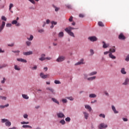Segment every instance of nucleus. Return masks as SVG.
Wrapping results in <instances>:
<instances>
[{
    "mask_svg": "<svg viewBox=\"0 0 129 129\" xmlns=\"http://www.w3.org/2000/svg\"><path fill=\"white\" fill-rule=\"evenodd\" d=\"M121 73L122 74H126V72H125L124 68H122L121 70Z\"/></svg>",
    "mask_w": 129,
    "mask_h": 129,
    "instance_id": "obj_28",
    "label": "nucleus"
},
{
    "mask_svg": "<svg viewBox=\"0 0 129 129\" xmlns=\"http://www.w3.org/2000/svg\"><path fill=\"white\" fill-rule=\"evenodd\" d=\"M107 127V125L105 124L104 123H102L98 126L99 129L105 128Z\"/></svg>",
    "mask_w": 129,
    "mask_h": 129,
    "instance_id": "obj_7",
    "label": "nucleus"
},
{
    "mask_svg": "<svg viewBox=\"0 0 129 129\" xmlns=\"http://www.w3.org/2000/svg\"><path fill=\"white\" fill-rule=\"evenodd\" d=\"M14 69H15V70H17L18 71H20V70H21L20 67L17 65H15Z\"/></svg>",
    "mask_w": 129,
    "mask_h": 129,
    "instance_id": "obj_27",
    "label": "nucleus"
},
{
    "mask_svg": "<svg viewBox=\"0 0 129 129\" xmlns=\"http://www.w3.org/2000/svg\"><path fill=\"white\" fill-rule=\"evenodd\" d=\"M12 8H14V4L11 3L9 6V11H11V10H12Z\"/></svg>",
    "mask_w": 129,
    "mask_h": 129,
    "instance_id": "obj_38",
    "label": "nucleus"
},
{
    "mask_svg": "<svg viewBox=\"0 0 129 129\" xmlns=\"http://www.w3.org/2000/svg\"><path fill=\"white\" fill-rule=\"evenodd\" d=\"M22 97L24 98V99H29V96L26 94H22Z\"/></svg>",
    "mask_w": 129,
    "mask_h": 129,
    "instance_id": "obj_31",
    "label": "nucleus"
},
{
    "mask_svg": "<svg viewBox=\"0 0 129 129\" xmlns=\"http://www.w3.org/2000/svg\"><path fill=\"white\" fill-rule=\"evenodd\" d=\"M9 104H7L5 105H0V108L3 109V108H5V107H8V106H9Z\"/></svg>",
    "mask_w": 129,
    "mask_h": 129,
    "instance_id": "obj_32",
    "label": "nucleus"
},
{
    "mask_svg": "<svg viewBox=\"0 0 129 129\" xmlns=\"http://www.w3.org/2000/svg\"><path fill=\"white\" fill-rule=\"evenodd\" d=\"M22 127H23L24 128H27V127H29V128H32V126L29 125H23L22 126Z\"/></svg>",
    "mask_w": 129,
    "mask_h": 129,
    "instance_id": "obj_29",
    "label": "nucleus"
},
{
    "mask_svg": "<svg viewBox=\"0 0 129 129\" xmlns=\"http://www.w3.org/2000/svg\"><path fill=\"white\" fill-rule=\"evenodd\" d=\"M40 76L41 78H43V79H46V78L49 76V75H44V73H41Z\"/></svg>",
    "mask_w": 129,
    "mask_h": 129,
    "instance_id": "obj_10",
    "label": "nucleus"
},
{
    "mask_svg": "<svg viewBox=\"0 0 129 129\" xmlns=\"http://www.w3.org/2000/svg\"><path fill=\"white\" fill-rule=\"evenodd\" d=\"M0 99H3V100H7V97L0 96Z\"/></svg>",
    "mask_w": 129,
    "mask_h": 129,
    "instance_id": "obj_39",
    "label": "nucleus"
},
{
    "mask_svg": "<svg viewBox=\"0 0 129 129\" xmlns=\"http://www.w3.org/2000/svg\"><path fill=\"white\" fill-rule=\"evenodd\" d=\"M39 33H44V29H40L38 30Z\"/></svg>",
    "mask_w": 129,
    "mask_h": 129,
    "instance_id": "obj_57",
    "label": "nucleus"
},
{
    "mask_svg": "<svg viewBox=\"0 0 129 129\" xmlns=\"http://www.w3.org/2000/svg\"><path fill=\"white\" fill-rule=\"evenodd\" d=\"M27 40H28V41H33V39H34V36L31 35L30 37H27Z\"/></svg>",
    "mask_w": 129,
    "mask_h": 129,
    "instance_id": "obj_24",
    "label": "nucleus"
},
{
    "mask_svg": "<svg viewBox=\"0 0 129 129\" xmlns=\"http://www.w3.org/2000/svg\"><path fill=\"white\" fill-rule=\"evenodd\" d=\"M69 22H72L73 21V16H71L69 19Z\"/></svg>",
    "mask_w": 129,
    "mask_h": 129,
    "instance_id": "obj_46",
    "label": "nucleus"
},
{
    "mask_svg": "<svg viewBox=\"0 0 129 129\" xmlns=\"http://www.w3.org/2000/svg\"><path fill=\"white\" fill-rule=\"evenodd\" d=\"M112 109L113 111H114V113H118V111H116V109H115V107L114 105L112 106Z\"/></svg>",
    "mask_w": 129,
    "mask_h": 129,
    "instance_id": "obj_20",
    "label": "nucleus"
},
{
    "mask_svg": "<svg viewBox=\"0 0 129 129\" xmlns=\"http://www.w3.org/2000/svg\"><path fill=\"white\" fill-rule=\"evenodd\" d=\"M65 59H66V57H65L64 56L61 55L58 56V57L56 59V61L58 62H63V61H64Z\"/></svg>",
    "mask_w": 129,
    "mask_h": 129,
    "instance_id": "obj_2",
    "label": "nucleus"
},
{
    "mask_svg": "<svg viewBox=\"0 0 129 129\" xmlns=\"http://www.w3.org/2000/svg\"><path fill=\"white\" fill-rule=\"evenodd\" d=\"M85 107L86 109H89V111H91V107L89 105H85Z\"/></svg>",
    "mask_w": 129,
    "mask_h": 129,
    "instance_id": "obj_21",
    "label": "nucleus"
},
{
    "mask_svg": "<svg viewBox=\"0 0 129 129\" xmlns=\"http://www.w3.org/2000/svg\"><path fill=\"white\" fill-rule=\"evenodd\" d=\"M67 7L68 8V9H72V6L71 5H67Z\"/></svg>",
    "mask_w": 129,
    "mask_h": 129,
    "instance_id": "obj_53",
    "label": "nucleus"
},
{
    "mask_svg": "<svg viewBox=\"0 0 129 129\" xmlns=\"http://www.w3.org/2000/svg\"><path fill=\"white\" fill-rule=\"evenodd\" d=\"M5 82H6V78H3V80L1 81V83H2V84H4V83H5Z\"/></svg>",
    "mask_w": 129,
    "mask_h": 129,
    "instance_id": "obj_50",
    "label": "nucleus"
},
{
    "mask_svg": "<svg viewBox=\"0 0 129 129\" xmlns=\"http://www.w3.org/2000/svg\"><path fill=\"white\" fill-rule=\"evenodd\" d=\"M88 77V76L87 74H84V78L85 79H87V77Z\"/></svg>",
    "mask_w": 129,
    "mask_h": 129,
    "instance_id": "obj_58",
    "label": "nucleus"
},
{
    "mask_svg": "<svg viewBox=\"0 0 129 129\" xmlns=\"http://www.w3.org/2000/svg\"><path fill=\"white\" fill-rule=\"evenodd\" d=\"M109 57L111 59H112V60H114V59H116V57L115 56L113 55V54H112V53H110L109 54Z\"/></svg>",
    "mask_w": 129,
    "mask_h": 129,
    "instance_id": "obj_15",
    "label": "nucleus"
},
{
    "mask_svg": "<svg viewBox=\"0 0 129 129\" xmlns=\"http://www.w3.org/2000/svg\"><path fill=\"white\" fill-rule=\"evenodd\" d=\"M12 25H16V27H20L21 26V24L20 23H18V21L17 20H13L12 22Z\"/></svg>",
    "mask_w": 129,
    "mask_h": 129,
    "instance_id": "obj_8",
    "label": "nucleus"
},
{
    "mask_svg": "<svg viewBox=\"0 0 129 129\" xmlns=\"http://www.w3.org/2000/svg\"><path fill=\"white\" fill-rule=\"evenodd\" d=\"M55 84H61V82L59 80H55L54 81Z\"/></svg>",
    "mask_w": 129,
    "mask_h": 129,
    "instance_id": "obj_37",
    "label": "nucleus"
},
{
    "mask_svg": "<svg viewBox=\"0 0 129 129\" xmlns=\"http://www.w3.org/2000/svg\"><path fill=\"white\" fill-rule=\"evenodd\" d=\"M23 117L25 118H28V114H25L23 115Z\"/></svg>",
    "mask_w": 129,
    "mask_h": 129,
    "instance_id": "obj_62",
    "label": "nucleus"
},
{
    "mask_svg": "<svg viewBox=\"0 0 129 129\" xmlns=\"http://www.w3.org/2000/svg\"><path fill=\"white\" fill-rule=\"evenodd\" d=\"M52 101H53V102H55V103H57V104H60V103H59V102L58 101V100H57V99H56L54 98H52Z\"/></svg>",
    "mask_w": 129,
    "mask_h": 129,
    "instance_id": "obj_23",
    "label": "nucleus"
},
{
    "mask_svg": "<svg viewBox=\"0 0 129 129\" xmlns=\"http://www.w3.org/2000/svg\"><path fill=\"white\" fill-rule=\"evenodd\" d=\"M37 68V66H35L34 67L32 68V70H36Z\"/></svg>",
    "mask_w": 129,
    "mask_h": 129,
    "instance_id": "obj_55",
    "label": "nucleus"
},
{
    "mask_svg": "<svg viewBox=\"0 0 129 129\" xmlns=\"http://www.w3.org/2000/svg\"><path fill=\"white\" fill-rule=\"evenodd\" d=\"M118 39H119V40H124L125 36H124L122 33H120L118 36Z\"/></svg>",
    "mask_w": 129,
    "mask_h": 129,
    "instance_id": "obj_11",
    "label": "nucleus"
},
{
    "mask_svg": "<svg viewBox=\"0 0 129 129\" xmlns=\"http://www.w3.org/2000/svg\"><path fill=\"white\" fill-rule=\"evenodd\" d=\"M68 29H69V30H70V31H71V30H77V28H74L72 27H69Z\"/></svg>",
    "mask_w": 129,
    "mask_h": 129,
    "instance_id": "obj_40",
    "label": "nucleus"
},
{
    "mask_svg": "<svg viewBox=\"0 0 129 129\" xmlns=\"http://www.w3.org/2000/svg\"><path fill=\"white\" fill-rule=\"evenodd\" d=\"M66 98H67V99H69V100H71V101L74 100V98L72 97H67Z\"/></svg>",
    "mask_w": 129,
    "mask_h": 129,
    "instance_id": "obj_36",
    "label": "nucleus"
},
{
    "mask_svg": "<svg viewBox=\"0 0 129 129\" xmlns=\"http://www.w3.org/2000/svg\"><path fill=\"white\" fill-rule=\"evenodd\" d=\"M59 122L61 123V124H65L66 123L64 120H61Z\"/></svg>",
    "mask_w": 129,
    "mask_h": 129,
    "instance_id": "obj_45",
    "label": "nucleus"
},
{
    "mask_svg": "<svg viewBox=\"0 0 129 129\" xmlns=\"http://www.w3.org/2000/svg\"><path fill=\"white\" fill-rule=\"evenodd\" d=\"M12 52L13 53H17L18 54H19V53H20V50H17V51H14L13 50Z\"/></svg>",
    "mask_w": 129,
    "mask_h": 129,
    "instance_id": "obj_59",
    "label": "nucleus"
},
{
    "mask_svg": "<svg viewBox=\"0 0 129 129\" xmlns=\"http://www.w3.org/2000/svg\"><path fill=\"white\" fill-rule=\"evenodd\" d=\"M46 90H49V91H51L52 93H54V90L51 88H46Z\"/></svg>",
    "mask_w": 129,
    "mask_h": 129,
    "instance_id": "obj_30",
    "label": "nucleus"
},
{
    "mask_svg": "<svg viewBox=\"0 0 129 129\" xmlns=\"http://www.w3.org/2000/svg\"><path fill=\"white\" fill-rule=\"evenodd\" d=\"M61 101L63 102V103H67V99H62L61 100Z\"/></svg>",
    "mask_w": 129,
    "mask_h": 129,
    "instance_id": "obj_42",
    "label": "nucleus"
},
{
    "mask_svg": "<svg viewBox=\"0 0 129 129\" xmlns=\"http://www.w3.org/2000/svg\"><path fill=\"white\" fill-rule=\"evenodd\" d=\"M125 60L127 62H128V61H129V54L128 55H127V56H126V57Z\"/></svg>",
    "mask_w": 129,
    "mask_h": 129,
    "instance_id": "obj_49",
    "label": "nucleus"
},
{
    "mask_svg": "<svg viewBox=\"0 0 129 129\" xmlns=\"http://www.w3.org/2000/svg\"><path fill=\"white\" fill-rule=\"evenodd\" d=\"M29 2L32 3V4H33V5H35V1L34 0H29Z\"/></svg>",
    "mask_w": 129,
    "mask_h": 129,
    "instance_id": "obj_60",
    "label": "nucleus"
},
{
    "mask_svg": "<svg viewBox=\"0 0 129 129\" xmlns=\"http://www.w3.org/2000/svg\"><path fill=\"white\" fill-rule=\"evenodd\" d=\"M57 115L58 118H65V115H64L62 112L57 113Z\"/></svg>",
    "mask_w": 129,
    "mask_h": 129,
    "instance_id": "obj_6",
    "label": "nucleus"
},
{
    "mask_svg": "<svg viewBox=\"0 0 129 129\" xmlns=\"http://www.w3.org/2000/svg\"><path fill=\"white\" fill-rule=\"evenodd\" d=\"M102 43H103V48H104L105 49H106V48H108L109 46V44H106L104 41H103Z\"/></svg>",
    "mask_w": 129,
    "mask_h": 129,
    "instance_id": "obj_16",
    "label": "nucleus"
},
{
    "mask_svg": "<svg viewBox=\"0 0 129 129\" xmlns=\"http://www.w3.org/2000/svg\"><path fill=\"white\" fill-rule=\"evenodd\" d=\"M56 24H57V22H55V21L51 22V25H56Z\"/></svg>",
    "mask_w": 129,
    "mask_h": 129,
    "instance_id": "obj_56",
    "label": "nucleus"
},
{
    "mask_svg": "<svg viewBox=\"0 0 129 129\" xmlns=\"http://www.w3.org/2000/svg\"><path fill=\"white\" fill-rule=\"evenodd\" d=\"M46 24H50V20L49 19L46 20Z\"/></svg>",
    "mask_w": 129,
    "mask_h": 129,
    "instance_id": "obj_63",
    "label": "nucleus"
},
{
    "mask_svg": "<svg viewBox=\"0 0 129 129\" xmlns=\"http://www.w3.org/2000/svg\"><path fill=\"white\" fill-rule=\"evenodd\" d=\"M88 40H90L91 42H95L97 41V38L95 36H90L88 37Z\"/></svg>",
    "mask_w": 129,
    "mask_h": 129,
    "instance_id": "obj_4",
    "label": "nucleus"
},
{
    "mask_svg": "<svg viewBox=\"0 0 129 129\" xmlns=\"http://www.w3.org/2000/svg\"><path fill=\"white\" fill-rule=\"evenodd\" d=\"M109 51L110 53H114L115 52V49L114 48H110Z\"/></svg>",
    "mask_w": 129,
    "mask_h": 129,
    "instance_id": "obj_33",
    "label": "nucleus"
},
{
    "mask_svg": "<svg viewBox=\"0 0 129 129\" xmlns=\"http://www.w3.org/2000/svg\"><path fill=\"white\" fill-rule=\"evenodd\" d=\"M89 97H90L91 98H94L96 97V95H95V94H90L89 95Z\"/></svg>",
    "mask_w": 129,
    "mask_h": 129,
    "instance_id": "obj_26",
    "label": "nucleus"
},
{
    "mask_svg": "<svg viewBox=\"0 0 129 129\" xmlns=\"http://www.w3.org/2000/svg\"><path fill=\"white\" fill-rule=\"evenodd\" d=\"M96 74H97V72L95 71V72H93L92 73H90V74H89V76H93V75H96Z\"/></svg>",
    "mask_w": 129,
    "mask_h": 129,
    "instance_id": "obj_19",
    "label": "nucleus"
},
{
    "mask_svg": "<svg viewBox=\"0 0 129 129\" xmlns=\"http://www.w3.org/2000/svg\"><path fill=\"white\" fill-rule=\"evenodd\" d=\"M129 82V79L128 78H126L125 79L124 82L122 83V85H127L128 84Z\"/></svg>",
    "mask_w": 129,
    "mask_h": 129,
    "instance_id": "obj_14",
    "label": "nucleus"
},
{
    "mask_svg": "<svg viewBox=\"0 0 129 129\" xmlns=\"http://www.w3.org/2000/svg\"><path fill=\"white\" fill-rule=\"evenodd\" d=\"M64 31H66V32H67V33H68V34H69V35H70V36H71V37H73L74 38L75 37V35H74V33L72 32L71 30H69L68 28H66L64 29Z\"/></svg>",
    "mask_w": 129,
    "mask_h": 129,
    "instance_id": "obj_3",
    "label": "nucleus"
},
{
    "mask_svg": "<svg viewBox=\"0 0 129 129\" xmlns=\"http://www.w3.org/2000/svg\"><path fill=\"white\" fill-rule=\"evenodd\" d=\"M51 59H52V57H45V60H51Z\"/></svg>",
    "mask_w": 129,
    "mask_h": 129,
    "instance_id": "obj_61",
    "label": "nucleus"
},
{
    "mask_svg": "<svg viewBox=\"0 0 129 129\" xmlns=\"http://www.w3.org/2000/svg\"><path fill=\"white\" fill-rule=\"evenodd\" d=\"M2 122L5 123L6 126H11L12 123L7 119H2Z\"/></svg>",
    "mask_w": 129,
    "mask_h": 129,
    "instance_id": "obj_1",
    "label": "nucleus"
},
{
    "mask_svg": "<svg viewBox=\"0 0 129 129\" xmlns=\"http://www.w3.org/2000/svg\"><path fill=\"white\" fill-rule=\"evenodd\" d=\"M84 61V59L82 58L81 59L80 61H78V62L75 63V66H77L78 65H81L82 64H84V62H83Z\"/></svg>",
    "mask_w": 129,
    "mask_h": 129,
    "instance_id": "obj_9",
    "label": "nucleus"
},
{
    "mask_svg": "<svg viewBox=\"0 0 129 129\" xmlns=\"http://www.w3.org/2000/svg\"><path fill=\"white\" fill-rule=\"evenodd\" d=\"M58 37H59V38H62V37H64V33H63V32H59L58 34Z\"/></svg>",
    "mask_w": 129,
    "mask_h": 129,
    "instance_id": "obj_25",
    "label": "nucleus"
},
{
    "mask_svg": "<svg viewBox=\"0 0 129 129\" xmlns=\"http://www.w3.org/2000/svg\"><path fill=\"white\" fill-rule=\"evenodd\" d=\"M17 61H19V62H23V63H27V60L24 59L23 58H17Z\"/></svg>",
    "mask_w": 129,
    "mask_h": 129,
    "instance_id": "obj_17",
    "label": "nucleus"
},
{
    "mask_svg": "<svg viewBox=\"0 0 129 129\" xmlns=\"http://www.w3.org/2000/svg\"><path fill=\"white\" fill-rule=\"evenodd\" d=\"M100 117H103V118H105V115L104 114H100L99 115Z\"/></svg>",
    "mask_w": 129,
    "mask_h": 129,
    "instance_id": "obj_41",
    "label": "nucleus"
},
{
    "mask_svg": "<svg viewBox=\"0 0 129 129\" xmlns=\"http://www.w3.org/2000/svg\"><path fill=\"white\" fill-rule=\"evenodd\" d=\"M6 27H12V24H11V23L7 24H6Z\"/></svg>",
    "mask_w": 129,
    "mask_h": 129,
    "instance_id": "obj_51",
    "label": "nucleus"
},
{
    "mask_svg": "<svg viewBox=\"0 0 129 129\" xmlns=\"http://www.w3.org/2000/svg\"><path fill=\"white\" fill-rule=\"evenodd\" d=\"M70 120H71V118H70V117H67L66 118V121H68V122L70 121Z\"/></svg>",
    "mask_w": 129,
    "mask_h": 129,
    "instance_id": "obj_44",
    "label": "nucleus"
},
{
    "mask_svg": "<svg viewBox=\"0 0 129 129\" xmlns=\"http://www.w3.org/2000/svg\"><path fill=\"white\" fill-rule=\"evenodd\" d=\"M110 51H109V50L108 51H105L104 52V55H107V54H110Z\"/></svg>",
    "mask_w": 129,
    "mask_h": 129,
    "instance_id": "obj_48",
    "label": "nucleus"
},
{
    "mask_svg": "<svg viewBox=\"0 0 129 129\" xmlns=\"http://www.w3.org/2000/svg\"><path fill=\"white\" fill-rule=\"evenodd\" d=\"M5 26H6V22H3L2 25L0 26V33L4 30V28H5Z\"/></svg>",
    "mask_w": 129,
    "mask_h": 129,
    "instance_id": "obj_12",
    "label": "nucleus"
},
{
    "mask_svg": "<svg viewBox=\"0 0 129 129\" xmlns=\"http://www.w3.org/2000/svg\"><path fill=\"white\" fill-rule=\"evenodd\" d=\"M84 115L85 116V119H87L88 118V116L89 115V114H88V113H87L86 112H83Z\"/></svg>",
    "mask_w": 129,
    "mask_h": 129,
    "instance_id": "obj_18",
    "label": "nucleus"
},
{
    "mask_svg": "<svg viewBox=\"0 0 129 129\" xmlns=\"http://www.w3.org/2000/svg\"><path fill=\"white\" fill-rule=\"evenodd\" d=\"M46 54L43 53L42 54H41L40 55V57L39 58V60H40V61H45V60H46Z\"/></svg>",
    "mask_w": 129,
    "mask_h": 129,
    "instance_id": "obj_5",
    "label": "nucleus"
},
{
    "mask_svg": "<svg viewBox=\"0 0 129 129\" xmlns=\"http://www.w3.org/2000/svg\"><path fill=\"white\" fill-rule=\"evenodd\" d=\"M2 20H3V21H7V19H6V17H5V16L2 17Z\"/></svg>",
    "mask_w": 129,
    "mask_h": 129,
    "instance_id": "obj_52",
    "label": "nucleus"
},
{
    "mask_svg": "<svg viewBox=\"0 0 129 129\" xmlns=\"http://www.w3.org/2000/svg\"><path fill=\"white\" fill-rule=\"evenodd\" d=\"M21 124H29V122H21Z\"/></svg>",
    "mask_w": 129,
    "mask_h": 129,
    "instance_id": "obj_47",
    "label": "nucleus"
},
{
    "mask_svg": "<svg viewBox=\"0 0 129 129\" xmlns=\"http://www.w3.org/2000/svg\"><path fill=\"white\" fill-rule=\"evenodd\" d=\"M53 8H55V12H58V11H59V10H60L59 8H58L55 7L54 5H53Z\"/></svg>",
    "mask_w": 129,
    "mask_h": 129,
    "instance_id": "obj_43",
    "label": "nucleus"
},
{
    "mask_svg": "<svg viewBox=\"0 0 129 129\" xmlns=\"http://www.w3.org/2000/svg\"><path fill=\"white\" fill-rule=\"evenodd\" d=\"M33 54V51H28V52H23V55L25 56H28L29 55H32Z\"/></svg>",
    "mask_w": 129,
    "mask_h": 129,
    "instance_id": "obj_13",
    "label": "nucleus"
},
{
    "mask_svg": "<svg viewBox=\"0 0 129 129\" xmlns=\"http://www.w3.org/2000/svg\"><path fill=\"white\" fill-rule=\"evenodd\" d=\"M98 24V26H99L100 27H104V25L102 22H100V21L99 22Z\"/></svg>",
    "mask_w": 129,
    "mask_h": 129,
    "instance_id": "obj_34",
    "label": "nucleus"
},
{
    "mask_svg": "<svg viewBox=\"0 0 129 129\" xmlns=\"http://www.w3.org/2000/svg\"><path fill=\"white\" fill-rule=\"evenodd\" d=\"M95 78H96V77H95V76L92 77L87 78V80H88L89 81H92V80H94L95 79Z\"/></svg>",
    "mask_w": 129,
    "mask_h": 129,
    "instance_id": "obj_22",
    "label": "nucleus"
},
{
    "mask_svg": "<svg viewBox=\"0 0 129 129\" xmlns=\"http://www.w3.org/2000/svg\"><path fill=\"white\" fill-rule=\"evenodd\" d=\"M26 44L27 46H30L31 45H32V42H31V41H27L26 42Z\"/></svg>",
    "mask_w": 129,
    "mask_h": 129,
    "instance_id": "obj_35",
    "label": "nucleus"
},
{
    "mask_svg": "<svg viewBox=\"0 0 129 129\" xmlns=\"http://www.w3.org/2000/svg\"><path fill=\"white\" fill-rule=\"evenodd\" d=\"M123 121H127V118H123Z\"/></svg>",
    "mask_w": 129,
    "mask_h": 129,
    "instance_id": "obj_64",
    "label": "nucleus"
},
{
    "mask_svg": "<svg viewBox=\"0 0 129 129\" xmlns=\"http://www.w3.org/2000/svg\"><path fill=\"white\" fill-rule=\"evenodd\" d=\"M91 55H93V54H94V51L93 50V49H91L90 51Z\"/></svg>",
    "mask_w": 129,
    "mask_h": 129,
    "instance_id": "obj_54",
    "label": "nucleus"
}]
</instances>
